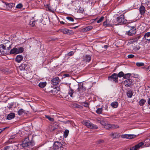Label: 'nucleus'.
I'll use <instances>...</instances> for the list:
<instances>
[{
    "mask_svg": "<svg viewBox=\"0 0 150 150\" xmlns=\"http://www.w3.org/2000/svg\"><path fill=\"white\" fill-rule=\"evenodd\" d=\"M31 143L24 141L22 144L18 145L14 144L5 147L4 150H14L17 148V150H25V147L30 146Z\"/></svg>",
    "mask_w": 150,
    "mask_h": 150,
    "instance_id": "nucleus-1",
    "label": "nucleus"
},
{
    "mask_svg": "<svg viewBox=\"0 0 150 150\" xmlns=\"http://www.w3.org/2000/svg\"><path fill=\"white\" fill-rule=\"evenodd\" d=\"M82 123L84 125L86 126L88 128L93 129H97L98 128V126L92 123L90 121L84 120Z\"/></svg>",
    "mask_w": 150,
    "mask_h": 150,
    "instance_id": "nucleus-2",
    "label": "nucleus"
},
{
    "mask_svg": "<svg viewBox=\"0 0 150 150\" xmlns=\"http://www.w3.org/2000/svg\"><path fill=\"white\" fill-rule=\"evenodd\" d=\"M11 45L10 44V42L8 40L6 41V42L4 44L2 45H1V47H0V52L1 53V51L2 50L1 48L2 49L3 52V50H9L11 47Z\"/></svg>",
    "mask_w": 150,
    "mask_h": 150,
    "instance_id": "nucleus-3",
    "label": "nucleus"
},
{
    "mask_svg": "<svg viewBox=\"0 0 150 150\" xmlns=\"http://www.w3.org/2000/svg\"><path fill=\"white\" fill-rule=\"evenodd\" d=\"M116 20V25L125 24L127 23V21L125 19L124 16L122 15L117 17Z\"/></svg>",
    "mask_w": 150,
    "mask_h": 150,
    "instance_id": "nucleus-4",
    "label": "nucleus"
},
{
    "mask_svg": "<svg viewBox=\"0 0 150 150\" xmlns=\"http://www.w3.org/2000/svg\"><path fill=\"white\" fill-rule=\"evenodd\" d=\"M108 80L112 82L117 83L118 81L117 74L115 73L113 74L111 76L108 77Z\"/></svg>",
    "mask_w": 150,
    "mask_h": 150,
    "instance_id": "nucleus-5",
    "label": "nucleus"
},
{
    "mask_svg": "<svg viewBox=\"0 0 150 150\" xmlns=\"http://www.w3.org/2000/svg\"><path fill=\"white\" fill-rule=\"evenodd\" d=\"M62 145L61 143L57 141L55 142L54 143L53 149L54 150H59Z\"/></svg>",
    "mask_w": 150,
    "mask_h": 150,
    "instance_id": "nucleus-6",
    "label": "nucleus"
},
{
    "mask_svg": "<svg viewBox=\"0 0 150 150\" xmlns=\"http://www.w3.org/2000/svg\"><path fill=\"white\" fill-rule=\"evenodd\" d=\"M136 33V30L134 26L131 27L130 29L127 31V34L129 36H132Z\"/></svg>",
    "mask_w": 150,
    "mask_h": 150,
    "instance_id": "nucleus-7",
    "label": "nucleus"
},
{
    "mask_svg": "<svg viewBox=\"0 0 150 150\" xmlns=\"http://www.w3.org/2000/svg\"><path fill=\"white\" fill-rule=\"evenodd\" d=\"M58 127V125L56 123H51L49 127L50 130L51 132L55 130Z\"/></svg>",
    "mask_w": 150,
    "mask_h": 150,
    "instance_id": "nucleus-8",
    "label": "nucleus"
},
{
    "mask_svg": "<svg viewBox=\"0 0 150 150\" xmlns=\"http://www.w3.org/2000/svg\"><path fill=\"white\" fill-rule=\"evenodd\" d=\"M144 144V143L142 142H140L131 148L130 150H137L143 146Z\"/></svg>",
    "mask_w": 150,
    "mask_h": 150,
    "instance_id": "nucleus-9",
    "label": "nucleus"
},
{
    "mask_svg": "<svg viewBox=\"0 0 150 150\" xmlns=\"http://www.w3.org/2000/svg\"><path fill=\"white\" fill-rule=\"evenodd\" d=\"M133 81L132 79H128L124 81V84L127 87H129L132 85Z\"/></svg>",
    "mask_w": 150,
    "mask_h": 150,
    "instance_id": "nucleus-10",
    "label": "nucleus"
},
{
    "mask_svg": "<svg viewBox=\"0 0 150 150\" xmlns=\"http://www.w3.org/2000/svg\"><path fill=\"white\" fill-rule=\"evenodd\" d=\"M107 126L108 127H107L106 128L108 129H114L119 128V127L118 125L114 124H108L107 125Z\"/></svg>",
    "mask_w": 150,
    "mask_h": 150,
    "instance_id": "nucleus-11",
    "label": "nucleus"
},
{
    "mask_svg": "<svg viewBox=\"0 0 150 150\" xmlns=\"http://www.w3.org/2000/svg\"><path fill=\"white\" fill-rule=\"evenodd\" d=\"M59 77H56L52 80V83L54 85H56L59 82Z\"/></svg>",
    "mask_w": 150,
    "mask_h": 150,
    "instance_id": "nucleus-12",
    "label": "nucleus"
},
{
    "mask_svg": "<svg viewBox=\"0 0 150 150\" xmlns=\"http://www.w3.org/2000/svg\"><path fill=\"white\" fill-rule=\"evenodd\" d=\"M110 136L112 137L113 139L117 138H119L120 137L119 134L116 132L111 133L110 134Z\"/></svg>",
    "mask_w": 150,
    "mask_h": 150,
    "instance_id": "nucleus-13",
    "label": "nucleus"
},
{
    "mask_svg": "<svg viewBox=\"0 0 150 150\" xmlns=\"http://www.w3.org/2000/svg\"><path fill=\"white\" fill-rule=\"evenodd\" d=\"M25 78L28 80L31 79L33 78V76L30 73H26L24 75Z\"/></svg>",
    "mask_w": 150,
    "mask_h": 150,
    "instance_id": "nucleus-14",
    "label": "nucleus"
},
{
    "mask_svg": "<svg viewBox=\"0 0 150 150\" xmlns=\"http://www.w3.org/2000/svg\"><path fill=\"white\" fill-rule=\"evenodd\" d=\"M91 56L89 55H87L83 57V60L84 62H89L91 60Z\"/></svg>",
    "mask_w": 150,
    "mask_h": 150,
    "instance_id": "nucleus-15",
    "label": "nucleus"
},
{
    "mask_svg": "<svg viewBox=\"0 0 150 150\" xmlns=\"http://www.w3.org/2000/svg\"><path fill=\"white\" fill-rule=\"evenodd\" d=\"M23 57L22 55H17L16 58V60L17 62L18 63H20L22 60Z\"/></svg>",
    "mask_w": 150,
    "mask_h": 150,
    "instance_id": "nucleus-16",
    "label": "nucleus"
},
{
    "mask_svg": "<svg viewBox=\"0 0 150 150\" xmlns=\"http://www.w3.org/2000/svg\"><path fill=\"white\" fill-rule=\"evenodd\" d=\"M60 31L62 32L63 33L65 34H68L69 33L70 31V32H71V30H69L67 29V28H63L62 29L59 30Z\"/></svg>",
    "mask_w": 150,
    "mask_h": 150,
    "instance_id": "nucleus-17",
    "label": "nucleus"
},
{
    "mask_svg": "<svg viewBox=\"0 0 150 150\" xmlns=\"http://www.w3.org/2000/svg\"><path fill=\"white\" fill-rule=\"evenodd\" d=\"M15 116V115L14 113H11L7 115L6 119L8 120H10L13 118Z\"/></svg>",
    "mask_w": 150,
    "mask_h": 150,
    "instance_id": "nucleus-18",
    "label": "nucleus"
},
{
    "mask_svg": "<svg viewBox=\"0 0 150 150\" xmlns=\"http://www.w3.org/2000/svg\"><path fill=\"white\" fill-rule=\"evenodd\" d=\"M145 7L143 6H141L139 8V11L141 15L144 14L145 12Z\"/></svg>",
    "mask_w": 150,
    "mask_h": 150,
    "instance_id": "nucleus-19",
    "label": "nucleus"
},
{
    "mask_svg": "<svg viewBox=\"0 0 150 150\" xmlns=\"http://www.w3.org/2000/svg\"><path fill=\"white\" fill-rule=\"evenodd\" d=\"M15 47L17 48V53H22L23 51V49L22 47H19L17 45Z\"/></svg>",
    "mask_w": 150,
    "mask_h": 150,
    "instance_id": "nucleus-20",
    "label": "nucleus"
},
{
    "mask_svg": "<svg viewBox=\"0 0 150 150\" xmlns=\"http://www.w3.org/2000/svg\"><path fill=\"white\" fill-rule=\"evenodd\" d=\"M17 48H16V47H15V46L14 47L13 49H11V50L10 51V54H18L17 53Z\"/></svg>",
    "mask_w": 150,
    "mask_h": 150,
    "instance_id": "nucleus-21",
    "label": "nucleus"
},
{
    "mask_svg": "<svg viewBox=\"0 0 150 150\" xmlns=\"http://www.w3.org/2000/svg\"><path fill=\"white\" fill-rule=\"evenodd\" d=\"M149 36H150V32H147L144 35V37L146 40L149 41H150V39L148 38Z\"/></svg>",
    "mask_w": 150,
    "mask_h": 150,
    "instance_id": "nucleus-22",
    "label": "nucleus"
},
{
    "mask_svg": "<svg viewBox=\"0 0 150 150\" xmlns=\"http://www.w3.org/2000/svg\"><path fill=\"white\" fill-rule=\"evenodd\" d=\"M118 104L117 102L115 101L112 103L111 105L113 108H117L118 106Z\"/></svg>",
    "mask_w": 150,
    "mask_h": 150,
    "instance_id": "nucleus-23",
    "label": "nucleus"
},
{
    "mask_svg": "<svg viewBox=\"0 0 150 150\" xmlns=\"http://www.w3.org/2000/svg\"><path fill=\"white\" fill-rule=\"evenodd\" d=\"M47 83L46 82H40L39 84V86L42 88H44L46 85Z\"/></svg>",
    "mask_w": 150,
    "mask_h": 150,
    "instance_id": "nucleus-24",
    "label": "nucleus"
},
{
    "mask_svg": "<svg viewBox=\"0 0 150 150\" xmlns=\"http://www.w3.org/2000/svg\"><path fill=\"white\" fill-rule=\"evenodd\" d=\"M13 5L14 4L13 3H10L6 4V7L8 10L11 9Z\"/></svg>",
    "mask_w": 150,
    "mask_h": 150,
    "instance_id": "nucleus-25",
    "label": "nucleus"
},
{
    "mask_svg": "<svg viewBox=\"0 0 150 150\" xmlns=\"http://www.w3.org/2000/svg\"><path fill=\"white\" fill-rule=\"evenodd\" d=\"M103 25L105 27H109L110 26V24H109V21H107V20L103 22Z\"/></svg>",
    "mask_w": 150,
    "mask_h": 150,
    "instance_id": "nucleus-26",
    "label": "nucleus"
},
{
    "mask_svg": "<svg viewBox=\"0 0 150 150\" xmlns=\"http://www.w3.org/2000/svg\"><path fill=\"white\" fill-rule=\"evenodd\" d=\"M146 102V100H145L143 99H142L139 102V105L140 106H143L144 104Z\"/></svg>",
    "mask_w": 150,
    "mask_h": 150,
    "instance_id": "nucleus-27",
    "label": "nucleus"
},
{
    "mask_svg": "<svg viewBox=\"0 0 150 150\" xmlns=\"http://www.w3.org/2000/svg\"><path fill=\"white\" fill-rule=\"evenodd\" d=\"M81 89H82L83 91L85 90V89L83 88V85H81V86H80L77 89V91L78 92H81Z\"/></svg>",
    "mask_w": 150,
    "mask_h": 150,
    "instance_id": "nucleus-28",
    "label": "nucleus"
},
{
    "mask_svg": "<svg viewBox=\"0 0 150 150\" xmlns=\"http://www.w3.org/2000/svg\"><path fill=\"white\" fill-rule=\"evenodd\" d=\"M100 123L103 125L106 126V128L108 127L107 126V125L108 124H106L104 118Z\"/></svg>",
    "mask_w": 150,
    "mask_h": 150,
    "instance_id": "nucleus-29",
    "label": "nucleus"
},
{
    "mask_svg": "<svg viewBox=\"0 0 150 150\" xmlns=\"http://www.w3.org/2000/svg\"><path fill=\"white\" fill-rule=\"evenodd\" d=\"M103 111L102 108H98L96 111V112L98 114H102Z\"/></svg>",
    "mask_w": 150,
    "mask_h": 150,
    "instance_id": "nucleus-30",
    "label": "nucleus"
},
{
    "mask_svg": "<svg viewBox=\"0 0 150 150\" xmlns=\"http://www.w3.org/2000/svg\"><path fill=\"white\" fill-rule=\"evenodd\" d=\"M127 95L128 97L131 98L133 95L132 91H129L127 92Z\"/></svg>",
    "mask_w": 150,
    "mask_h": 150,
    "instance_id": "nucleus-31",
    "label": "nucleus"
},
{
    "mask_svg": "<svg viewBox=\"0 0 150 150\" xmlns=\"http://www.w3.org/2000/svg\"><path fill=\"white\" fill-rule=\"evenodd\" d=\"M25 113V110L22 109H20L18 112V114L19 115H21Z\"/></svg>",
    "mask_w": 150,
    "mask_h": 150,
    "instance_id": "nucleus-32",
    "label": "nucleus"
},
{
    "mask_svg": "<svg viewBox=\"0 0 150 150\" xmlns=\"http://www.w3.org/2000/svg\"><path fill=\"white\" fill-rule=\"evenodd\" d=\"M45 117L48 119L49 121L51 122H53L54 121V119L53 118L51 117L50 116L48 115H45Z\"/></svg>",
    "mask_w": 150,
    "mask_h": 150,
    "instance_id": "nucleus-33",
    "label": "nucleus"
},
{
    "mask_svg": "<svg viewBox=\"0 0 150 150\" xmlns=\"http://www.w3.org/2000/svg\"><path fill=\"white\" fill-rule=\"evenodd\" d=\"M131 74L130 73H128L127 74H124L123 76V78L125 79H127L130 77L131 76Z\"/></svg>",
    "mask_w": 150,
    "mask_h": 150,
    "instance_id": "nucleus-34",
    "label": "nucleus"
},
{
    "mask_svg": "<svg viewBox=\"0 0 150 150\" xmlns=\"http://www.w3.org/2000/svg\"><path fill=\"white\" fill-rule=\"evenodd\" d=\"M69 131L67 129H66L64 133V136L65 138L67 137L69 134Z\"/></svg>",
    "mask_w": 150,
    "mask_h": 150,
    "instance_id": "nucleus-35",
    "label": "nucleus"
},
{
    "mask_svg": "<svg viewBox=\"0 0 150 150\" xmlns=\"http://www.w3.org/2000/svg\"><path fill=\"white\" fill-rule=\"evenodd\" d=\"M136 137V135L134 134H128V139H131L133 138H135Z\"/></svg>",
    "mask_w": 150,
    "mask_h": 150,
    "instance_id": "nucleus-36",
    "label": "nucleus"
},
{
    "mask_svg": "<svg viewBox=\"0 0 150 150\" xmlns=\"http://www.w3.org/2000/svg\"><path fill=\"white\" fill-rule=\"evenodd\" d=\"M103 118V117H98L96 118V121L97 122L100 123Z\"/></svg>",
    "mask_w": 150,
    "mask_h": 150,
    "instance_id": "nucleus-37",
    "label": "nucleus"
},
{
    "mask_svg": "<svg viewBox=\"0 0 150 150\" xmlns=\"http://www.w3.org/2000/svg\"><path fill=\"white\" fill-rule=\"evenodd\" d=\"M124 76V73L122 71H120V72L117 74V77H123Z\"/></svg>",
    "mask_w": 150,
    "mask_h": 150,
    "instance_id": "nucleus-38",
    "label": "nucleus"
},
{
    "mask_svg": "<svg viewBox=\"0 0 150 150\" xmlns=\"http://www.w3.org/2000/svg\"><path fill=\"white\" fill-rule=\"evenodd\" d=\"M136 64L137 66L138 67L143 66L144 65V63L143 62H137Z\"/></svg>",
    "mask_w": 150,
    "mask_h": 150,
    "instance_id": "nucleus-39",
    "label": "nucleus"
},
{
    "mask_svg": "<svg viewBox=\"0 0 150 150\" xmlns=\"http://www.w3.org/2000/svg\"><path fill=\"white\" fill-rule=\"evenodd\" d=\"M35 21L34 20H32L30 21L29 22V24L31 25L32 26H33L35 25Z\"/></svg>",
    "mask_w": 150,
    "mask_h": 150,
    "instance_id": "nucleus-40",
    "label": "nucleus"
},
{
    "mask_svg": "<svg viewBox=\"0 0 150 150\" xmlns=\"http://www.w3.org/2000/svg\"><path fill=\"white\" fill-rule=\"evenodd\" d=\"M104 19V17L103 16H101L100 18L97 21V23H100Z\"/></svg>",
    "mask_w": 150,
    "mask_h": 150,
    "instance_id": "nucleus-41",
    "label": "nucleus"
},
{
    "mask_svg": "<svg viewBox=\"0 0 150 150\" xmlns=\"http://www.w3.org/2000/svg\"><path fill=\"white\" fill-rule=\"evenodd\" d=\"M23 6L22 4L20 3L17 5L16 7L17 8L20 9L22 8Z\"/></svg>",
    "mask_w": 150,
    "mask_h": 150,
    "instance_id": "nucleus-42",
    "label": "nucleus"
},
{
    "mask_svg": "<svg viewBox=\"0 0 150 150\" xmlns=\"http://www.w3.org/2000/svg\"><path fill=\"white\" fill-rule=\"evenodd\" d=\"M93 28V27L91 26H88L85 29L86 31H89Z\"/></svg>",
    "mask_w": 150,
    "mask_h": 150,
    "instance_id": "nucleus-43",
    "label": "nucleus"
},
{
    "mask_svg": "<svg viewBox=\"0 0 150 150\" xmlns=\"http://www.w3.org/2000/svg\"><path fill=\"white\" fill-rule=\"evenodd\" d=\"M69 94L70 97H73L72 95L73 94V90L72 89H70V90L69 92Z\"/></svg>",
    "mask_w": 150,
    "mask_h": 150,
    "instance_id": "nucleus-44",
    "label": "nucleus"
},
{
    "mask_svg": "<svg viewBox=\"0 0 150 150\" xmlns=\"http://www.w3.org/2000/svg\"><path fill=\"white\" fill-rule=\"evenodd\" d=\"M120 136H121V137L122 138L128 139V134H122V135H121Z\"/></svg>",
    "mask_w": 150,
    "mask_h": 150,
    "instance_id": "nucleus-45",
    "label": "nucleus"
},
{
    "mask_svg": "<svg viewBox=\"0 0 150 150\" xmlns=\"http://www.w3.org/2000/svg\"><path fill=\"white\" fill-rule=\"evenodd\" d=\"M67 19L69 20V21H72V22H73L74 21V19L71 17H67Z\"/></svg>",
    "mask_w": 150,
    "mask_h": 150,
    "instance_id": "nucleus-46",
    "label": "nucleus"
},
{
    "mask_svg": "<svg viewBox=\"0 0 150 150\" xmlns=\"http://www.w3.org/2000/svg\"><path fill=\"white\" fill-rule=\"evenodd\" d=\"M134 42L133 39H131L128 41V43L129 44H133Z\"/></svg>",
    "mask_w": 150,
    "mask_h": 150,
    "instance_id": "nucleus-47",
    "label": "nucleus"
},
{
    "mask_svg": "<svg viewBox=\"0 0 150 150\" xmlns=\"http://www.w3.org/2000/svg\"><path fill=\"white\" fill-rule=\"evenodd\" d=\"M74 54V52L73 51H71L68 53L67 55L69 56L73 55Z\"/></svg>",
    "mask_w": 150,
    "mask_h": 150,
    "instance_id": "nucleus-48",
    "label": "nucleus"
},
{
    "mask_svg": "<svg viewBox=\"0 0 150 150\" xmlns=\"http://www.w3.org/2000/svg\"><path fill=\"white\" fill-rule=\"evenodd\" d=\"M24 65L22 64L21 66H20L19 67V69L21 70H24L25 69V67H24Z\"/></svg>",
    "mask_w": 150,
    "mask_h": 150,
    "instance_id": "nucleus-49",
    "label": "nucleus"
},
{
    "mask_svg": "<svg viewBox=\"0 0 150 150\" xmlns=\"http://www.w3.org/2000/svg\"><path fill=\"white\" fill-rule=\"evenodd\" d=\"M104 142V141L103 140H102V139H100V140H98L97 141V143L99 144H100V143H103V142Z\"/></svg>",
    "mask_w": 150,
    "mask_h": 150,
    "instance_id": "nucleus-50",
    "label": "nucleus"
},
{
    "mask_svg": "<svg viewBox=\"0 0 150 150\" xmlns=\"http://www.w3.org/2000/svg\"><path fill=\"white\" fill-rule=\"evenodd\" d=\"M134 55L133 54H129L127 56V57L129 58H132L134 57Z\"/></svg>",
    "mask_w": 150,
    "mask_h": 150,
    "instance_id": "nucleus-51",
    "label": "nucleus"
},
{
    "mask_svg": "<svg viewBox=\"0 0 150 150\" xmlns=\"http://www.w3.org/2000/svg\"><path fill=\"white\" fill-rule=\"evenodd\" d=\"M63 76L64 78L69 77L70 76V75L68 74H65L63 75Z\"/></svg>",
    "mask_w": 150,
    "mask_h": 150,
    "instance_id": "nucleus-52",
    "label": "nucleus"
},
{
    "mask_svg": "<svg viewBox=\"0 0 150 150\" xmlns=\"http://www.w3.org/2000/svg\"><path fill=\"white\" fill-rule=\"evenodd\" d=\"M83 104H84V105H83L84 106L86 107H87L88 106V103H84Z\"/></svg>",
    "mask_w": 150,
    "mask_h": 150,
    "instance_id": "nucleus-53",
    "label": "nucleus"
},
{
    "mask_svg": "<svg viewBox=\"0 0 150 150\" xmlns=\"http://www.w3.org/2000/svg\"><path fill=\"white\" fill-rule=\"evenodd\" d=\"M79 10L80 11V12L83 13L84 12V10L83 9H82V8H79Z\"/></svg>",
    "mask_w": 150,
    "mask_h": 150,
    "instance_id": "nucleus-54",
    "label": "nucleus"
},
{
    "mask_svg": "<svg viewBox=\"0 0 150 150\" xmlns=\"http://www.w3.org/2000/svg\"><path fill=\"white\" fill-rule=\"evenodd\" d=\"M61 148L59 149V150H66V149L63 147L62 145V146Z\"/></svg>",
    "mask_w": 150,
    "mask_h": 150,
    "instance_id": "nucleus-55",
    "label": "nucleus"
},
{
    "mask_svg": "<svg viewBox=\"0 0 150 150\" xmlns=\"http://www.w3.org/2000/svg\"><path fill=\"white\" fill-rule=\"evenodd\" d=\"M133 39L135 42H137L138 41L136 37Z\"/></svg>",
    "mask_w": 150,
    "mask_h": 150,
    "instance_id": "nucleus-56",
    "label": "nucleus"
},
{
    "mask_svg": "<svg viewBox=\"0 0 150 150\" xmlns=\"http://www.w3.org/2000/svg\"><path fill=\"white\" fill-rule=\"evenodd\" d=\"M145 141H146L145 142H148V143L149 142H150V139H147L146 140H145ZM149 144L150 145V143H149Z\"/></svg>",
    "mask_w": 150,
    "mask_h": 150,
    "instance_id": "nucleus-57",
    "label": "nucleus"
},
{
    "mask_svg": "<svg viewBox=\"0 0 150 150\" xmlns=\"http://www.w3.org/2000/svg\"><path fill=\"white\" fill-rule=\"evenodd\" d=\"M136 38L137 39V40H138L140 38H141V36L140 35H139L137 37H136Z\"/></svg>",
    "mask_w": 150,
    "mask_h": 150,
    "instance_id": "nucleus-58",
    "label": "nucleus"
},
{
    "mask_svg": "<svg viewBox=\"0 0 150 150\" xmlns=\"http://www.w3.org/2000/svg\"><path fill=\"white\" fill-rule=\"evenodd\" d=\"M60 23L61 24H64V23L63 21H60Z\"/></svg>",
    "mask_w": 150,
    "mask_h": 150,
    "instance_id": "nucleus-59",
    "label": "nucleus"
},
{
    "mask_svg": "<svg viewBox=\"0 0 150 150\" xmlns=\"http://www.w3.org/2000/svg\"><path fill=\"white\" fill-rule=\"evenodd\" d=\"M104 47L105 48H107V46L106 45H104Z\"/></svg>",
    "mask_w": 150,
    "mask_h": 150,
    "instance_id": "nucleus-60",
    "label": "nucleus"
},
{
    "mask_svg": "<svg viewBox=\"0 0 150 150\" xmlns=\"http://www.w3.org/2000/svg\"><path fill=\"white\" fill-rule=\"evenodd\" d=\"M12 105H9V108H11L12 107H11V106H12Z\"/></svg>",
    "mask_w": 150,
    "mask_h": 150,
    "instance_id": "nucleus-61",
    "label": "nucleus"
},
{
    "mask_svg": "<svg viewBox=\"0 0 150 150\" xmlns=\"http://www.w3.org/2000/svg\"><path fill=\"white\" fill-rule=\"evenodd\" d=\"M148 70L149 71V69H148V67L146 68V70L148 71Z\"/></svg>",
    "mask_w": 150,
    "mask_h": 150,
    "instance_id": "nucleus-62",
    "label": "nucleus"
},
{
    "mask_svg": "<svg viewBox=\"0 0 150 150\" xmlns=\"http://www.w3.org/2000/svg\"><path fill=\"white\" fill-rule=\"evenodd\" d=\"M148 69H149V71H150V65L148 67Z\"/></svg>",
    "mask_w": 150,
    "mask_h": 150,
    "instance_id": "nucleus-63",
    "label": "nucleus"
},
{
    "mask_svg": "<svg viewBox=\"0 0 150 150\" xmlns=\"http://www.w3.org/2000/svg\"><path fill=\"white\" fill-rule=\"evenodd\" d=\"M50 148H48L47 149V150H50Z\"/></svg>",
    "mask_w": 150,
    "mask_h": 150,
    "instance_id": "nucleus-64",
    "label": "nucleus"
}]
</instances>
